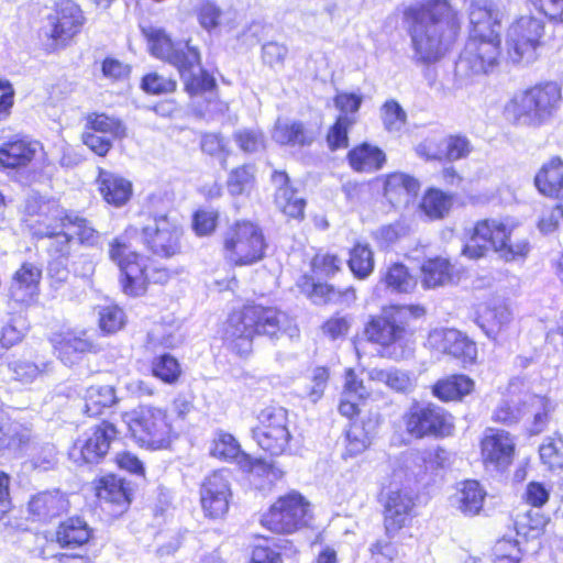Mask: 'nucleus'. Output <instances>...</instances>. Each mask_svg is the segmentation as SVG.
Instances as JSON below:
<instances>
[{
	"mask_svg": "<svg viewBox=\"0 0 563 563\" xmlns=\"http://www.w3.org/2000/svg\"><path fill=\"white\" fill-rule=\"evenodd\" d=\"M455 195L437 187L424 190L419 202V211L430 221L444 219L451 211Z\"/></svg>",
	"mask_w": 563,
	"mask_h": 563,
	"instance_id": "nucleus-38",
	"label": "nucleus"
},
{
	"mask_svg": "<svg viewBox=\"0 0 563 563\" xmlns=\"http://www.w3.org/2000/svg\"><path fill=\"white\" fill-rule=\"evenodd\" d=\"M225 258L234 266H251L266 256L268 247L263 229L252 221H236L223 240Z\"/></svg>",
	"mask_w": 563,
	"mask_h": 563,
	"instance_id": "nucleus-12",
	"label": "nucleus"
},
{
	"mask_svg": "<svg viewBox=\"0 0 563 563\" xmlns=\"http://www.w3.org/2000/svg\"><path fill=\"white\" fill-rule=\"evenodd\" d=\"M82 412L88 417H98L119 404L115 388L111 385H92L82 396Z\"/></svg>",
	"mask_w": 563,
	"mask_h": 563,
	"instance_id": "nucleus-37",
	"label": "nucleus"
},
{
	"mask_svg": "<svg viewBox=\"0 0 563 563\" xmlns=\"http://www.w3.org/2000/svg\"><path fill=\"white\" fill-rule=\"evenodd\" d=\"M503 15L490 0L471 1L470 35L455 63L457 74H488L498 65Z\"/></svg>",
	"mask_w": 563,
	"mask_h": 563,
	"instance_id": "nucleus-4",
	"label": "nucleus"
},
{
	"mask_svg": "<svg viewBox=\"0 0 563 563\" xmlns=\"http://www.w3.org/2000/svg\"><path fill=\"white\" fill-rule=\"evenodd\" d=\"M137 235V228L130 225L109 242V260L119 269V283L123 294L137 298L148 288L150 257L136 251L132 240Z\"/></svg>",
	"mask_w": 563,
	"mask_h": 563,
	"instance_id": "nucleus-8",
	"label": "nucleus"
},
{
	"mask_svg": "<svg viewBox=\"0 0 563 563\" xmlns=\"http://www.w3.org/2000/svg\"><path fill=\"white\" fill-rule=\"evenodd\" d=\"M231 499L229 472L214 471L203 479L200 486V504L206 517L223 518L229 511Z\"/></svg>",
	"mask_w": 563,
	"mask_h": 563,
	"instance_id": "nucleus-19",
	"label": "nucleus"
},
{
	"mask_svg": "<svg viewBox=\"0 0 563 563\" xmlns=\"http://www.w3.org/2000/svg\"><path fill=\"white\" fill-rule=\"evenodd\" d=\"M379 282L390 292L410 294L417 286V279L402 262H393L379 271Z\"/></svg>",
	"mask_w": 563,
	"mask_h": 563,
	"instance_id": "nucleus-39",
	"label": "nucleus"
},
{
	"mask_svg": "<svg viewBox=\"0 0 563 563\" xmlns=\"http://www.w3.org/2000/svg\"><path fill=\"white\" fill-rule=\"evenodd\" d=\"M170 208V201L162 194L148 196L142 211L145 222L136 235L147 252L165 260L181 252L184 236V228Z\"/></svg>",
	"mask_w": 563,
	"mask_h": 563,
	"instance_id": "nucleus-6",
	"label": "nucleus"
},
{
	"mask_svg": "<svg viewBox=\"0 0 563 563\" xmlns=\"http://www.w3.org/2000/svg\"><path fill=\"white\" fill-rule=\"evenodd\" d=\"M251 437L263 451L273 456H278L286 452L291 439V433H282L279 430L275 432L251 429Z\"/></svg>",
	"mask_w": 563,
	"mask_h": 563,
	"instance_id": "nucleus-50",
	"label": "nucleus"
},
{
	"mask_svg": "<svg viewBox=\"0 0 563 563\" xmlns=\"http://www.w3.org/2000/svg\"><path fill=\"white\" fill-rule=\"evenodd\" d=\"M515 228V222L509 218L479 220L470 231L461 254L470 260H479L486 256L490 245L505 262L525 261L531 244L526 238L512 240Z\"/></svg>",
	"mask_w": 563,
	"mask_h": 563,
	"instance_id": "nucleus-7",
	"label": "nucleus"
},
{
	"mask_svg": "<svg viewBox=\"0 0 563 563\" xmlns=\"http://www.w3.org/2000/svg\"><path fill=\"white\" fill-rule=\"evenodd\" d=\"M347 266L356 279L368 278L375 268L374 252L371 245L356 241L350 249Z\"/></svg>",
	"mask_w": 563,
	"mask_h": 563,
	"instance_id": "nucleus-45",
	"label": "nucleus"
},
{
	"mask_svg": "<svg viewBox=\"0 0 563 563\" xmlns=\"http://www.w3.org/2000/svg\"><path fill=\"white\" fill-rule=\"evenodd\" d=\"M258 426L252 429H262L266 431L279 430L282 433H290L288 429V412L283 407L269 406L261 410L257 416Z\"/></svg>",
	"mask_w": 563,
	"mask_h": 563,
	"instance_id": "nucleus-53",
	"label": "nucleus"
},
{
	"mask_svg": "<svg viewBox=\"0 0 563 563\" xmlns=\"http://www.w3.org/2000/svg\"><path fill=\"white\" fill-rule=\"evenodd\" d=\"M309 501L298 492L280 496L262 516L261 522L271 531L292 533L308 526L311 514Z\"/></svg>",
	"mask_w": 563,
	"mask_h": 563,
	"instance_id": "nucleus-14",
	"label": "nucleus"
},
{
	"mask_svg": "<svg viewBox=\"0 0 563 563\" xmlns=\"http://www.w3.org/2000/svg\"><path fill=\"white\" fill-rule=\"evenodd\" d=\"M93 347V342L86 336L85 332L80 334L74 332L60 334L55 343L58 357L66 365H73L82 354L91 352Z\"/></svg>",
	"mask_w": 563,
	"mask_h": 563,
	"instance_id": "nucleus-41",
	"label": "nucleus"
},
{
	"mask_svg": "<svg viewBox=\"0 0 563 563\" xmlns=\"http://www.w3.org/2000/svg\"><path fill=\"white\" fill-rule=\"evenodd\" d=\"M544 22L531 15L517 19L508 29L506 45L508 57L514 64L536 59V51L541 45Z\"/></svg>",
	"mask_w": 563,
	"mask_h": 563,
	"instance_id": "nucleus-15",
	"label": "nucleus"
},
{
	"mask_svg": "<svg viewBox=\"0 0 563 563\" xmlns=\"http://www.w3.org/2000/svg\"><path fill=\"white\" fill-rule=\"evenodd\" d=\"M210 454L224 462H234L243 472L261 477L268 476L274 471L272 463L246 453L233 434L222 430L216 433Z\"/></svg>",
	"mask_w": 563,
	"mask_h": 563,
	"instance_id": "nucleus-18",
	"label": "nucleus"
},
{
	"mask_svg": "<svg viewBox=\"0 0 563 563\" xmlns=\"http://www.w3.org/2000/svg\"><path fill=\"white\" fill-rule=\"evenodd\" d=\"M396 12L417 65L440 62L460 34V16L450 0H418L398 5Z\"/></svg>",
	"mask_w": 563,
	"mask_h": 563,
	"instance_id": "nucleus-1",
	"label": "nucleus"
},
{
	"mask_svg": "<svg viewBox=\"0 0 563 563\" xmlns=\"http://www.w3.org/2000/svg\"><path fill=\"white\" fill-rule=\"evenodd\" d=\"M200 148L205 154L219 158L221 167L225 168L230 152L221 133H202L200 137Z\"/></svg>",
	"mask_w": 563,
	"mask_h": 563,
	"instance_id": "nucleus-62",
	"label": "nucleus"
},
{
	"mask_svg": "<svg viewBox=\"0 0 563 563\" xmlns=\"http://www.w3.org/2000/svg\"><path fill=\"white\" fill-rule=\"evenodd\" d=\"M0 451L8 450L16 457H22L27 454L31 448V435L27 430H21L13 432L8 429L0 443Z\"/></svg>",
	"mask_w": 563,
	"mask_h": 563,
	"instance_id": "nucleus-64",
	"label": "nucleus"
},
{
	"mask_svg": "<svg viewBox=\"0 0 563 563\" xmlns=\"http://www.w3.org/2000/svg\"><path fill=\"white\" fill-rule=\"evenodd\" d=\"M119 431L110 421L102 420L78 438L69 450V457L77 464H99L108 454Z\"/></svg>",
	"mask_w": 563,
	"mask_h": 563,
	"instance_id": "nucleus-17",
	"label": "nucleus"
},
{
	"mask_svg": "<svg viewBox=\"0 0 563 563\" xmlns=\"http://www.w3.org/2000/svg\"><path fill=\"white\" fill-rule=\"evenodd\" d=\"M126 418L128 429L140 446L159 450L170 444L172 424L166 410L152 406H140Z\"/></svg>",
	"mask_w": 563,
	"mask_h": 563,
	"instance_id": "nucleus-13",
	"label": "nucleus"
},
{
	"mask_svg": "<svg viewBox=\"0 0 563 563\" xmlns=\"http://www.w3.org/2000/svg\"><path fill=\"white\" fill-rule=\"evenodd\" d=\"M98 314L99 328L103 334H113L125 325V312L117 305L101 306Z\"/></svg>",
	"mask_w": 563,
	"mask_h": 563,
	"instance_id": "nucleus-57",
	"label": "nucleus"
},
{
	"mask_svg": "<svg viewBox=\"0 0 563 563\" xmlns=\"http://www.w3.org/2000/svg\"><path fill=\"white\" fill-rule=\"evenodd\" d=\"M298 286L314 305H327L329 302L343 303L355 299V291L352 287L340 291L333 285L314 280L308 274L301 276Z\"/></svg>",
	"mask_w": 563,
	"mask_h": 563,
	"instance_id": "nucleus-26",
	"label": "nucleus"
},
{
	"mask_svg": "<svg viewBox=\"0 0 563 563\" xmlns=\"http://www.w3.org/2000/svg\"><path fill=\"white\" fill-rule=\"evenodd\" d=\"M29 512L36 520L46 522L57 516L65 509V499L59 492H42L32 497L29 501Z\"/></svg>",
	"mask_w": 563,
	"mask_h": 563,
	"instance_id": "nucleus-42",
	"label": "nucleus"
},
{
	"mask_svg": "<svg viewBox=\"0 0 563 563\" xmlns=\"http://www.w3.org/2000/svg\"><path fill=\"white\" fill-rule=\"evenodd\" d=\"M148 372L166 386H175L180 380L184 371L180 361L170 352L155 353L148 361Z\"/></svg>",
	"mask_w": 563,
	"mask_h": 563,
	"instance_id": "nucleus-40",
	"label": "nucleus"
},
{
	"mask_svg": "<svg viewBox=\"0 0 563 563\" xmlns=\"http://www.w3.org/2000/svg\"><path fill=\"white\" fill-rule=\"evenodd\" d=\"M24 223L37 244L40 239L62 240L64 235L70 251L76 242L81 246L95 247L101 238L92 222L80 211L65 208L58 200L37 194L25 200Z\"/></svg>",
	"mask_w": 563,
	"mask_h": 563,
	"instance_id": "nucleus-3",
	"label": "nucleus"
},
{
	"mask_svg": "<svg viewBox=\"0 0 563 563\" xmlns=\"http://www.w3.org/2000/svg\"><path fill=\"white\" fill-rule=\"evenodd\" d=\"M346 161L354 172L375 173L384 167L387 157L379 146L362 142L349 150Z\"/></svg>",
	"mask_w": 563,
	"mask_h": 563,
	"instance_id": "nucleus-33",
	"label": "nucleus"
},
{
	"mask_svg": "<svg viewBox=\"0 0 563 563\" xmlns=\"http://www.w3.org/2000/svg\"><path fill=\"white\" fill-rule=\"evenodd\" d=\"M97 183L103 200L112 207H123L132 197V183L122 176L100 168Z\"/></svg>",
	"mask_w": 563,
	"mask_h": 563,
	"instance_id": "nucleus-31",
	"label": "nucleus"
},
{
	"mask_svg": "<svg viewBox=\"0 0 563 563\" xmlns=\"http://www.w3.org/2000/svg\"><path fill=\"white\" fill-rule=\"evenodd\" d=\"M316 137V132L300 120L278 121L273 132V139L276 143L284 146L309 147L313 144Z\"/></svg>",
	"mask_w": 563,
	"mask_h": 563,
	"instance_id": "nucleus-36",
	"label": "nucleus"
},
{
	"mask_svg": "<svg viewBox=\"0 0 563 563\" xmlns=\"http://www.w3.org/2000/svg\"><path fill=\"white\" fill-rule=\"evenodd\" d=\"M429 339L438 343V349L452 356L463 368L474 365L477 360V345L456 329L433 330Z\"/></svg>",
	"mask_w": 563,
	"mask_h": 563,
	"instance_id": "nucleus-20",
	"label": "nucleus"
},
{
	"mask_svg": "<svg viewBox=\"0 0 563 563\" xmlns=\"http://www.w3.org/2000/svg\"><path fill=\"white\" fill-rule=\"evenodd\" d=\"M62 238V240L40 239L38 242L43 243L42 246L49 257L47 276L52 280V284L56 286L64 284L69 276L68 261L71 251L68 249L67 238H64V235Z\"/></svg>",
	"mask_w": 563,
	"mask_h": 563,
	"instance_id": "nucleus-27",
	"label": "nucleus"
},
{
	"mask_svg": "<svg viewBox=\"0 0 563 563\" xmlns=\"http://www.w3.org/2000/svg\"><path fill=\"white\" fill-rule=\"evenodd\" d=\"M515 448L509 432L500 429H488L482 441V455L486 464L505 467L511 463Z\"/></svg>",
	"mask_w": 563,
	"mask_h": 563,
	"instance_id": "nucleus-23",
	"label": "nucleus"
},
{
	"mask_svg": "<svg viewBox=\"0 0 563 563\" xmlns=\"http://www.w3.org/2000/svg\"><path fill=\"white\" fill-rule=\"evenodd\" d=\"M427 313L420 303L391 305L379 316L369 317L364 333L372 343L384 349V355L393 356L391 346L398 345L408 333L411 323L422 319Z\"/></svg>",
	"mask_w": 563,
	"mask_h": 563,
	"instance_id": "nucleus-9",
	"label": "nucleus"
},
{
	"mask_svg": "<svg viewBox=\"0 0 563 563\" xmlns=\"http://www.w3.org/2000/svg\"><path fill=\"white\" fill-rule=\"evenodd\" d=\"M0 345L10 349L22 341L27 330L26 319L21 312H7L1 319Z\"/></svg>",
	"mask_w": 563,
	"mask_h": 563,
	"instance_id": "nucleus-49",
	"label": "nucleus"
},
{
	"mask_svg": "<svg viewBox=\"0 0 563 563\" xmlns=\"http://www.w3.org/2000/svg\"><path fill=\"white\" fill-rule=\"evenodd\" d=\"M354 125L352 120L338 115L334 123L329 128L327 133V145L331 152L346 148L349 146V133Z\"/></svg>",
	"mask_w": 563,
	"mask_h": 563,
	"instance_id": "nucleus-58",
	"label": "nucleus"
},
{
	"mask_svg": "<svg viewBox=\"0 0 563 563\" xmlns=\"http://www.w3.org/2000/svg\"><path fill=\"white\" fill-rule=\"evenodd\" d=\"M86 18L74 0H53L38 35L47 53L65 48L80 33Z\"/></svg>",
	"mask_w": 563,
	"mask_h": 563,
	"instance_id": "nucleus-11",
	"label": "nucleus"
},
{
	"mask_svg": "<svg viewBox=\"0 0 563 563\" xmlns=\"http://www.w3.org/2000/svg\"><path fill=\"white\" fill-rule=\"evenodd\" d=\"M140 88L146 95L161 96L174 92L177 88V81L156 71H151L142 76Z\"/></svg>",
	"mask_w": 563,
	"mask_h": 563,
	"instance_id": "nucleus-61",
	"label": "nucleus"
},
{
	"mask_svg": "<svg viewBox=\"0 0 563 563\" xmlns=\"http://www.w3.org/2000/svg\"><path fill=\"white\" fill-rule=\"evenodd\" d=\"M41 272L30 262H24L21 267L13 274L9 288L10 298L15 301L24 300L25 294L20 291H30L40 283Z\"/></svg>",
	"mask_w": 563,
	"mask_h": 563,
	"instance_id": "nucleus-48",
	"label": "nucleus"
},
{
	"mask_svg": "<svg viewBox=\"0 0 563 563\" xmlns=\"http://www.w3.org/2000/svg\"><path fill=\"white\" fill-rule=\"evenodd\" d=\"M345 451L343 459L354 457L363 453L371 444L367 431L362 422H350L344 432Z\"/></svg>",
	"mask_w": 563,
	"mask_h": 563,
	"instance_id": "nucleus-52",
	"label": "nucleus"
},
{
	"mask_svg": "<svg viewBox=\"0 0 563 563\" xmlns=\"http://www.w3.org/2000/svg\"><path fill=\"white\" fill-rule=\"evenodd\" d=\"M37 143L24 136H12L0 144V172L12 175L23 172L34 159Z\"/></svg>",
	"mask_w": 563,
	"mask_h": 563,
	"instance_id": "nucleus-21",
	"label": "nucleus"
},
{
	"mask_svg": "<svg viewBox=\"0 0 563 563\" xmlns=\"http://www.w3.org/2000/svg\"><path fill=\"white\" fill-rule=\"evenodd\" d=\"M528 404L527 415L532 413V421L526 427L530 437L538 435L543 432L550 421L552 405L548 397L533 393H526Z\"/></svg>",
	"mask_w": 563,
	"mask_h": 563,
	"instance_id": "nucleus-43",
	"label": "nucleus"
},
{
	"mask_svg": "<svg viewBox=\"0 0 563 563\" xmlns=\"http://www.w3.org/2000/svg\"><path fill=\"white\" fill-rule=\"evenodd\" d=\"M560 100V86L554 81H547L514 96L508 110L516 124L538 128L552 118Z\"/></svg>",
	"mask_w": 563,
	"mask_h": 563,
	"instance_id": "nucleus-10",
	"label": "nucleus"
},
{
	"mask_svg": "<svg viewBox=\"0 0 563 563\" xmlns=\"http://www.w3.org/2000/svg\"><path fill=\"white\" fill-rule=\"evenodd\" d=\"M517 387L516 383H509L507 394L493 412L495 422L510 427L517 424L527 415L528 404L525 400L526 393L530 391L521 390L517 394Z\"/></svg>",
	"mask_w": 563,
	"mask_h": 563,
	"instance_id": "nucleus-29",
	"label": "nucleus"
},
{
	"mask_svg": "<svg viewBox=\"0 0 563 563\" xmlns=\"http://www.w3.org/2000/svg\"><path fill=\"white\" fill-rule=\"evenodd\" d=\"M420 274L421 286L426 290L454 284L457 279L450 258L439 255L424 258L420 265Z\"/></svg>",
	"mask_w": 563,
	"mask_h": 563,
	"instance_id": "nucleus-28",
	"label": "nucleus"
},
{
	"mask_svg": "<svg viewBox=\"0 0 563 563\" xmlns=\"http://www.w3.org/2000/svg\"><path fill=\"white\" fill-rule=\"evenodd\" d=\"M299 329L286 312L276 307L245 305L230 313L224 329V341L240 356L252 351L255 336H266L272 343L282 339L291 342L299 338Z\"/></svg>",
	"mask_w": 563,
	"mask_h": 563,
	"instance_id": "nucleus-5",
	"label": "nucleus"
},
{
	"mask_svg": "<svg viewBox=\"0 0 563 563\" xmlns=\"http://www.w3.org/2000/svg\"><path fill=\"white\" fill-rule=\"evenodd\" d=\"M459 489V509L466 516L479 514L483 509L486 492L476 479H466Z\"/></svg>",
	"mask_w": 563,
	"mask_h": 563,
	"instance_id": "nucleus-46",
	"label": "nucleus"
},
{
	"mask_svg": "<svg viewBox=\"0 0 563 563\" xmlns=\"http://www.w3.org/2000/svg\"><path fill=\"white\" fill-rule=\"evenodd\" d=\"M369 379L385 384L397 393H407L411 387L409 375L395 367L390 368H373L368 373Z\"/></svg>",
	"mask_w": 563,
	"mask_h": 563,
	"instance_id": "nucleus-51",
	"label": "nucleus"
},
{
	"mask_svg": "<svg viewBox=\"0 0 563 563\" xmlns=\"http://www.w3.org/2000/svg\"><path fill=\"white\" fill-rule=\"evenodd\" d=\"M539 194L544 197L563 199V159L560 156L551 157L544 163L533 179Z\"/></svg>",
	"mask_w": 563,
	"mask_h": 563,
	"instance_id": "nucleus-30",
	"label": "nucleus"
},
{
	"mask_svg": "<svg viewBox=\"0 0 563 563\" xmlns=\"http://www.w3.org/2000/svg\"><path fill=\"white\" fill-rule=\"evenodd\" d=\"M254 181L251 165H242L233 168L227 179V188L231 196L238 197L245 194Z\"/></svg>",
	"mask_w": 563,
	"mask_h": 563,
	"instance_id": "nucleus-59",
	"label": "nucleus"
},
{
	"mask_svg": "<svg viewBox=\"0 0 563 563\" xmlns=\"http://www.w3.org/2000/svg\"><path fill=\"white\" fill-rule=\"evenodd\" d=\"M199 25L208 33L216 31L221 24L222 9L213 0H201L195 8Z\"/></svg>",
	"mask_w": 563,
	"mask_h": 563,
	"instance_id": "nucleus-56",
	"label": "nucleus"
},
{
	"mask_svg": "<svg viewBox=\"0 0 563 563\" xmlns=\"http://www.w3.org/2000/svg\"><path fill=\"white\" fill-rule=\"evenodd\" d=\"M405 420L408 433L417 439L444 438L450 435L454 428L452 416L432 402L421 405L415 401Z\"/></svg>",
	"mask_w": 563,
	"mask_h": 563,
	"instance_id": "nucleus-16",
	"label": "nucleus"
},
{
	"mask_svg": "<svg viewBox=\"0 0 563 563\" xmlns=\"http://www.w3.org/2000/svg\"><path fill=\"white\" fill-rule=\"evenodd\" d=\"M363 101L364 96L361 91H338L333 97V104L339 111L338 115L352 120L354 124L357 121V113Z\"/></svg>",
	"mask_w": 563,
	"mask_h": 563,
	"instance_id": "nucleus-55",
	"label": "nucleus"
},
{
	"mask_svg": "<svg viewBox=\"0 0 563 563\" xmlns=\"http://www.w3.org/2000/svg\"><path fill=\"white\" fill-rule=\"evenodd\" d=\"M86 129L93 133L108 134L114 140H122L126 136V125L117 117L103 112H92L86 118Z\"/></svg>",
	"mask_w": 563,
	"mask_h": 563,
	"instance_id": "nucleus-47",
	"label": "nucleus"
},
{
	"mask_svg": "<svg viewBox=\"0 0 563 563\" xmlns=\"http://www.w3.org/2000/svg\"><path fill=\"white\" fill-rule=\"evenodd\" d=\"M380 110L383 124L386 131L399 132L404 128L407 121V113L397 100H386Z\"/></svg>",
	"mask_w": 563,
	"mask_h": 563,
	"instance_id": "nucleus-60",
	"label": "nucleus"
},
{
	"mask_svg": "<svg viewBox=\"0 0 563 563\" xmlns=\"http://www.w3.org/2000/svg\"><path fill=\"white\" fill-rule=\"evenodd\" d=\"M96 495L102 504L117 507L114 511L118 514H122L132 501L130 484L114 474H109L98 481Z\"/></svg>",
	"mask_w": 563,
	"mask_h": 563,
	"instance_id": "nucleus-25",
	"label": "nucleus"
},
{
	"mask_svg": "<svg viewBox=\"0 0 563 563\" xmlns=\"http://www.w3.org/2000/svg\"><path fill=\"white\" fill-rule=\"evenodd\" d=\"M56 542L64 549H77L86 545L93 537V529L79 516L69 517L59 522Z\"/></svg>",
	"mask_w": 563,
	"mask_h": 563,
	"instance_id": "nucleus-34",
	"label": "nucleus"
},
{
	"mask_svg": "<svg viewBox=\"0 0 563 563\" xmlns=\"http://www.w3.org/2000/svg\"><path fill=\"white\" fill-rule=\"evenodd\" d=\"M141 31L150 54L177 69L184 89L191 98L210 95L206 106L192 103L194 115L205 119L210 111L209 107L217 102L218 82L213 74L202 66L200 49L191 45L190 41L173 40L163 27L142 26Z\"/></svg>",
	"mask_w": 563,
	"mask_h": 563,
	"instance_id": "nucleus-2",
	"label": "nucleus"
},
{
	"mask_svg": "<svg viewBox=\"0 0 563 563\" xmlns=\"http://www.w3.org/2000/svg\"><path fill=\"white\" fill-rule=\"evenodd\" d=\"M475 382L466 374L456 373L438 379L431 386V394L442 402L462 401L474 391Z\"/></svg>",
	"mask_w": 563,
	"mask_h": 563,
	"instance_id": "nucleus-32",
	"label": "nucleus"
},
{
	"mask_svg": "<svg viewBox=\"0 0 563 563\" xmlns=\"http://www.w3.org/2000/svg\"><path fill=\"white\" fill-rule=\"evenodd\" d=\"M449 461V452L440 446L424 451H412L406 455V467L416 479H421L429 471L444 468Z\"/></svg>",
	"mask_w": 563,
	"mask_h": 563,
	"instance_id": "nucleus-35",
	"label": "nucleus"
},
{
	"mask_svg": "<svg viewBox=\"0 0 563 563\" xmlns=\"http://www.w3.org/2000/svg\"><path fill=\"white\" fill-rule=\"evenodd\" d=\"M384 506V526L388 538H394L405 526L413 507L412 498L402 490H388L380 494Z\"/></svg>",
	"mask_w": 563,
	"mask_h": 563,
	"instance_id": "nucleus-22",
	"label": "nucleus"
},
{
	"mask_svg": "<svg viewBox=\"0 0 563 563\" xmlns=\"http://www.w3.org/2000/svg\"><path fill=\"white\" fill-rule=\"evenodd\" d=\"M512 319V313L506 305L486 307L478 313L476 322L487 338L495 340Z\"/></svg>",
	"mask_w": 563,
	"mask_h": 563,
	"instance_id": "nucleus-44",
	"label": "nucleus"
},
{
	"mask_svg": "<svg viewBox=\"0 0 563 563\" xmlns=\"http://www.w3.org/2000/svg\"><path fill=\"white\" fill-rule=\"evenodd\" d=\"M421 184L412 175L394 172L386 176L384 181V196L395 208L408 206L420 191Z\"/></svg>",
	"mask_w": 563,
	"mask_h": 563,
	"instance_id": "nucleus-24",
	"label": "nucleus"
},
{
	"mask_svg": "<svg viewBox=\"0 0 563 563\" xmlns=\"http://www.w3.org/2000/svg\"><path fill=\"white\" fill-rule=\"evenodd\" d=\"M409 228L402 221H395L389 224L379 227L372 232V238L379 250L387 251L400 239L408 234Z\"/></svg>",
	"mask_w": 563,
	"mask_h": 563,
	"instance_id": "nucleus-54",
	"label": "nucleus"
},
{
	"mask_svg": "<svg viewBox=\"0 0 563 563\" xmlns=\"http://www.w3.org/2000/svg\"><path fill=\"white\" fill-rule=\"evenodd\" d=\"M220 213L218 210L198 209L191 217V229L197 236H209L218 228Z\"/></svg>",
	"mask_w": 563,
	"mask_h": 563,
	"instance_id": "nucleus-63",
	"label": "nucleus"
}]
</instances>
